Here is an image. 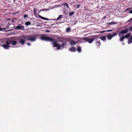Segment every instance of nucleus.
Masks as SVG:
<instances>
[{"instance_id":"f257e3e1","label":"nucleus","mask_w":132,"mask_h":132,"mask_svg":"<svg viewBox=\"0 0 132 132\" xmlns=\"http://www.w3.org/2000/svg\"><path fill=\"white\" fill-rule=\"evenodd\" d=\"M0 43L2 44L1 46L5 49H9L11 47L10 45L11 44L12 45H15L17 44V41L15 40L11 39L5 42L4 40L2 39H0Z\"/></svg>"},{"instance_id":"f03ea898","label":"nucleus","mask_w":132,"mask_h":132,"mask_svg":"<svg viewBox=\"0 0 132 132\" xmlns=\"http://www.w3.org/2000/svg\"><path fill=\"white\" fill-rule=\"evenodd\" d=\"M36 39V37L33 36L31 35H22L19 39V41L22 45H23L25 44L26 40L32 42L35 41Z\"/></svg>"},{"instance_id":"7ed1b4c3","label":"nucleus","mask_w":132,"mask_h":132,"mask_svg":"<svg viewBox=\"0 0 132 132\" xmlns=\"http://www.w3.org/2000/svg\"><path fill=\"white\" fill-rule=\"evenodd\" d=\"M40 39L42 40H45L46 41H50L51 40H52V38L46 36L45 35H42L40 37Z\"/></svg>"},{"instance_id":"20e7f679","label":"nucleus","mask_w":132,"mask_h":132,"mask_svg":"<svg viewBox=\"0 0 132 132\" xmlns=\"http://www.w3.org/2000/svg\"><path fill=\"white\" fill-rule=\"evenodd\" d=\"M96 36H94L90 39H89L88 38L84 37L83 38V39L85 41L88 42L89 43H91L95 39H96Z\"/></svg>"},{"instance_id":"39448f33","label":"nucleus","mask_w":132,"mask_h":132,"mask_svg":"<svg viewBox=\"0 0 132 132\" xmlns=\"http://www.w3.org/2000/svg\"><path fill=\"white\" fill-rule=\"evenodd\" d=\"M129 29L128 28H126L125 29L122 30L119 33L118 35L119 37H121L123 36V35L125 34L128 32Z\"/></svg>"},{"instance_id":"423d86ee","label":"nucleus","mask_w":132,"mask_h":132,"mask_svg":"<svg viewBox=\"0 0 132 132\" xmlns=\"http://www.w3.org/2000/svg\"><path fill=\"white\" fill-rule=\"evenodd\" d=\"M52 40H51L50 42H52V44H53V47H57L58 45V44L57 43L56 40L53 38H52Z\"/></svg>"},{"instance_id":"0eeeda50","label":"nucleus","mask_w":132,"mask_h":132,"mask_svg":"<svg viewBox=\"0 0 132 132\" xmlns=\"http://www.w3.org/2000/svg\"><path fill=\"white\" fill-rule=\"evenodd\" d=\"M15 29H21L24 30V27L23 26H22L20 25H18L16 27Z\"/></svg>"},{"instance_id":"6e6552de","label":"nucleus","mask_w":132,"mask_h":132,"mask_svg":"<svg viewBox=\"0 0 132 132\" xmlns=\"http://www.w3.org/2000/svg\"><path fill=\"white\" fill-rule=\"evenodd\" d=\"M78 42L76 41H75L73 40H71L69 44L71 45H75Z\"/></svg>"},{"instance_id":"1a4fd4ad","label":"nucleus","mask_w":132,"mask_h":132,"mask_svg":"<svg viewBox=\"0 0 132 132\" xmlns=\"http://www.w3.org/2000/svg\"><path fill=\"white\" fill-rule=\"evenodd\" d=\"M68 50L71 52H75L76 51V48L75 47H72L71 48H69Z\"/></svg>"},{"instance_id":"9d476101","label":"nucleus","mask_w":132,"mask_h":132,"mask_svg":"<svg viewBox=\"0 0 132 132\" xmlns=\"http://www.w3.org/2000/svg\"><path fill=\"white\" fill-rule=\"evenodd\" d=\"M119 37V40L121 42H122L124 40V39L125 38L124 37V36H122L121 37Z\"/></svg>"},{"instance_id":"9b49d317","label":"nucleus","mask_w":132,"mask_h":132,"mask_svg":"<svg viewBox=\"0 0 132 132\" xmlns=\"http://www.w3.org/2000/svg\"><path fill=\"white\" fill-rule=\"evenodd\" d=\"M77 51L79 53L81 52V47L79 46H78V45L77 46Z\"/></svg>"},{"instance_id":"f8f14e48","label":"nucleus","mask_w":132,"mask_h":132,"mask_svg":"<svg viewBox=\"0 0 132 132\" xmlns=\"http://www.w3.org/2000/svg\"><path fill=\"white\" fill-rule=\"evenodd\" d=\"M128 42L129 44H130L132 42V35L128 39Z\"/></svg>"},{"instance_id":"ddd939ff","label":"nucleus","mask_w":132,"mask_h":132,"mask_svg":"<svg viewBox=\"0 0 132 132\" xmlns=\"http://www.w3.org/2000/svg\"><path fill=\"white\" fill-rule=\"evenodd\" d=\"M63 16V15H59L58 18L57 19H52L53 20H58L59 19H61Z\"/></svg>"},{"instance_id":"4468645a","label":"nucleus","mask_w":132,"mask_h":132,"mask_svg":"<svg viewBox=\"0 0 132 132\" xmlns=\"http://www.w3.org/2000/svg\"><path fill=\"white\" fill-rule=\"evenodd\" d=\"M131 35L130 33H128L127 34L125 35V36H124L125 38H127L129 37Z\"/></svg>"},{"instance_id":"2eb2a0df","label":"nucleus","mask_w":132,"mask_h":132,"mask_svg":"<svg viewBox=\"0 0 132 132\" xmlns=\"http://www.w3.org/2000/svg\"><path fill=\"white\" fill-rule=\"evenodd\" d=\"M107 38L109 39H111L112 38L111 36V34H109L107 35Z\"/></svg>"},{"instance_id":"dca6fc26","label":"nucleus","mask_w":132,"mask_h":132,"mask_svg":"<svg viewBox=\"0 0 132 132\" xmlns=\"http://www.w3.org/2000/svg\"><path fill=\"white\" fill-rule=\"evenodd\" d=\"M117 34H118V32H117L114 33L112 34H111V36H112V38L113 37L116 36H117Z\"/></svg>"},{"instance_id":"f3484780","label":"nucleus","mask_w":132,"mask_h":132,"mask_svg":"<svg viewBox=\"0 0 132 132\" xmlns=\"http://www.w3.org/2000/svg\"><path fill=\"white\" fill-rule=\"evenodd\" d=\"M100 38L102 40H104L106 39V37L105 36H103L101 37H100Z\"/></svg>"},{"instance_id":"a211bd4d","label":"nucleus","mask_w":132,"mask_h":132,"mask_svg":"<svg viewBox=\"0 0 132 132\" xmlns=\"http://www.w3.org/2000/svg\"><path fill=\"white\" fill-rule=\"evenodd\" d=\"M71 28L69 27H67L66 30V32H70Z\"/></svg>"},{"instance_id":"6ab92c4d","label":"nucleus","mask_w":132,"mask_h":132,"mask_svg":"<svg viewBox=\"0 0 132 132\" xmlns=\"http://www.w3.org/2000/svg\"><path fill=\"white\" fill-rule=\"evenodd\" d=\"M96 45L97 46H99L101 44V43L100 41H97L96 43Z\"/></svg>"},{"instance_id":"aec40b11","label":"nucleus","mask_w":132,"mask_h":132,"mask_svg":"<svg viewBox=\"0 0 132 132\" xmlns=\"http://www.w3.org/2000/svg\"><path fill=\"white\" fill-rule=\"evenodd\" d=\"M66 42H64L62 43V45L61 46L62 47V48H64V47L65 45H66Z\"/></svg>"},{"instance_id":"412c9836","label":"nucleus","mask_w":132,"mask_h":132,"mask_svg":"<svg viewBox=\"0 0 132 132\" xmlns=\"http://www.w3.org/2000/svg\"><path fill=\"white\" fill-rule=\"evenodd\" d=\"M31 22H30L28 21L26 22L25 24L27 26H28L29 25H31Z\"/></svg>"},{"instance_id":"4be33fe9","label":"nucleus","mask_w":132,"mask_h":132,"mask_svg":"<svg viewBox=\"0 0 132 132\" xmlns=\"http://www.w3.org/2000/svg\"><path fill=\"white\" fill-rule=\"evenodd\" d=\"M74 14V12H69V16H70Z\"/></svg>"},{"instance_id":"5701e85b","label":"nucleus","mask_w":132,"mask_h":132,"mask_svg":"<svg viewBox=\"0 0 132 132\" xmlns=\"http://www.w3.org/2000/svg\"><path fill=\"white\" fill-rule=\"evenodd\" d=\"M61 46L60 45H58V46H57V50H59L60 49Z\"/></svg>"},{"instance_id":"b1692460","label":"nucleus","mask_w":132,"mask_h":132,"mask_svg":"<svg viewBox=\"0 0 132 132\" xmlns=\"http://www.w3.org/2000/svg\"><path fill=\"white\" fill-rule=\"evenodd\" d=\"M42 19L43 20H50L48 18H46L44 17H42Z\"/></svg>"},{"instance_id":"393cba45","label":"nucleus","mask_w":132,"mask_h":132,"mask_svg":"<svg viewBox=\"0 0 132 132\" xmlns=\"http://www.w3.org/2000/svg\"><path fill=\"white\" fill-rule=\"evenodd\" d=\"M63 5L65 6L66 7H67L68 8L69 7V6L68 5L67 3H64Z\"/></svg>"},{"instance_id":"a878e982","label":"nucleus","mask_w":132,"mask_h":132,"mask_svg":"<svg viewBox=\"0 0 132 132\" xmlns=\"http://www.w3.org/2000/svg\"><path fill=\"white\" fill-rule=\"evenodd\" d=\"M36 11H37L36 9L35 8L34 9V13L35 15H36L35 13H36Z\"/></svg>"},{"instance_id":"bb28decb","label":"nucleus","mask_w":132,"mask_h":132,"mask_svg":"<svg viewBox=\"0 0 132 132\" xmlns=\"http://www.w3.org/2000/svg\"><path fill=\"white\" fill-rule=\"evenodd\" d=\"M131 9V8H128L125 11V12H126L130 10Z\"/></svg>"},{"instance_id":"cd10ccee","label":"nucleus","mask_w":132,"mask_h":132,"mask_svg":"<svg viewBox=\"0 0 132 132\" xmlns=\"http://www.w3.org/2000/svg\"><path fill=\"white\" fill-rule=\"evenodd\" d=\"M28 15H27L25 14V15H24L23 17L24 18H27L28 17Z\"/></svg>"},{"instance_id":"c85d7f7f","label":"nucleus","mask_w":132,"mask_h":132,"mask_svg":"<svg viewBox=\"0 0 132 132\" xmlns=\"http://www.w3.org/2000/svg\"><path fill=\"white\" fill-rule=\"evenodd\" d=\"M117 23L114 22H112L110 23V24H116Z\"/></svg>"},{"instance_id":"c756f323","label":"nucleus","mask_w":132,"mask_h":132,"mask_svg":"<svg viewBox=\"0 0 132 132\" xmlns=\"http://www.w3.org/2000/svg\"><path fill=\"white\" fill-rule=\"evenodd\" d=\"M81 5L80 4H78L76 6V7L77 8H78L80 7V6Z\"/></svg>"},{"instance_id":"7c9ffc66","label":"nucleus","mask_w":132,"mask_h":132,"mask_svg":"<svg viewBox=\"0 0 132 132\" xmlns=\"http://www.w3.org/2000/svg\"><path fill=\"white\" fill-rule=\"evenodd\" d=\"M113 31V30L112 29H109V30H106V31L107 32H110V31Z\"/></svg>"},{"instance_id":"2f4dec72","label":"nucleus","mask_w":132,"mask_h":132,"mask_svg":"<svg viewBox=\"0 0 132 132\" xmlns=\"http://www.w3.org/2000/svg\"><path fill=\"white\" fill-rule=\"evenodd\" d=\"M45 32H46L49 33L50 32V31L49 30H46Z\"/></svg>"},{"instance_id":"473e14b6","label":"nucleus","mask_w":132,"mask_h":132,"mask_svg":"<svg viewBox=\"0 0 132 132\" xmlns=\"http://www.w3.org/2000/svg\"><path fill=\"white\" fill-rule=\"evenodd\" d=\"M128 21L130 22H131L132 21V18H130L128 20Z\"/></svg>"},{"instance_id":"72a5a7b5","label":"nucleus","mask_w":132,"mask_h":132,"mask_svg":"<svg viewBox=\"0 0 132 132\" xmlns=\"http://www.w3.org/2000/svg\"><path fill=\"white\" fill-rule=\"evenodd\" d=\"M27 44L28 46H30L31 45V44L29 43H27Z\"/></svg>"},{"instance_id":"f704fd0d","label":"nucleus","mask_w":132,"mask_h":132,"mask_svg":"<svg viewBox=\"0 0 132 132\" xmlns=\"http://www.w3.org/2000/svg\"><path fill=\"white\" fill-rule=\"evenodd\" d=\"M106 31L103 30V31H101L100 32L102 33H103Z\"/></svg>"},{"instance_id":"c9c22d12","label":"nucleus","mask_w":132,"mask_h":132,"mask_svg":"<svg viewBox=\"0 0 132 132\" xmlns=\"http://www.w3.org/2000/svg\"><path fill=\"white\" fill-rule=\"evenodd\" d=\"M129 13L130 14H131L132 13V10H130L129 12Z\"/></svg>"},{"instance_id":"e433bc0d","label":"nucleus","mask_w":132,"mask_h":132,"mask_svg":"<svg viewBox=\"0 0 132 132\" xmlns=\"http://www.w3.org/2000/svg\"><path fill=\"white\" fill-rule=\"evenodd\" d=\"M38 16L40 18L42 19V16H41L38 14Z\"/></svg>"},{"instance_id":"4c0bfd02","label":"nucleus","mask_w":132,"mask_h":132,"mask_svg":"<svg viewBox=\"0 0 132 132\" xmlns=\"http://www.w3.org/2000/svg\"><path fill=\"white\" fill-rule=\"evenodd\" d=\"M6 28H2V30H6Z\"/></svg>"},{"instance_id":"58836bf2","label":"nucleus","mask_w":132,"mask_h":132,"mask_svg":"<svg viewBox=\"0 0 132 132\" xmlns=\"http://www.w3.org/2000/svg\"><path fill=\"white\" fill-rule=\"evenodd\" d=\"M2 31V28L0 26V31Z\"/></svg>"},{"instance_id":"ea45409f","label":"nucleus","mask_w":132,"mask_h":132,"mask_svg":"<svg viewBox=\"0 0 132 132\" xmlns=\"http://www.w3.org/2000/svg\"><path fill=\"white\" fill-rule=\"evenodd\" d=\"M47 10L45 9H43L42 11H44L45 10Z\"/></svg>"},{"instance_id":"a19ab883","label":"nucleus","mask_w":132,"mask_h":132,"mask_svg":"<svg viewBox=\"0 0 132 132\" xmlns=\"http://www.w3.org/2000/svg\"><path fill=\"white\" fill-rule=\"evenodd\" d=\"M106 17V16H105L103 18V19H104Z\"/></svg>"},{"instance_id":"79ce46f5","label":"nucleus","mask_w":132,"mask_h":132,"mask_svg":"<svg viewBox=\"0 0 132 132\" xmlns=\"http://www.w3.org/2000/svg\"><path fill=\"white\" fill-rule=\"evenodd\" d=\"M0 46H1V45L0 44Z\"/></svg>"}]
</instances>
